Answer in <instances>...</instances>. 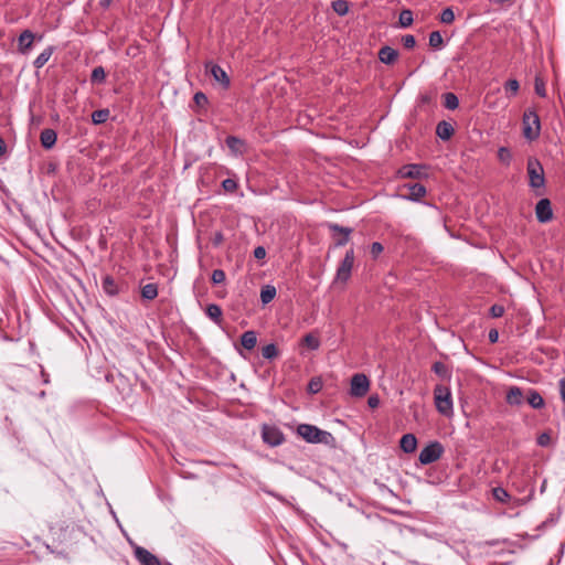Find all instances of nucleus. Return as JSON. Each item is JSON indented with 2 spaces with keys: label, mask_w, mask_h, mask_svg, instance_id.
Here are the masks:
<instances>
[{
  "label": "nucleus",
  "mask_w": 565,
  "mask_h": 565,
  "mask_svg": "<svg viewBox=\"0 0 565 565\" xmlns=\"http://www.w3.org/2000/svg\"><path fill=\"white\" fill-rule=\"evenodd\" d=\"M297 434L309 444H323L330 447L335 446V438L327 430L310 424L297 426Z\"/></svg>",
  "instance_id": "nucleus-1"
},
{
  "label": "nucleus",
  "mask_w": 565,
  "mask_h": 565,
  "mask_svg": "<svg viewBox=\"0 0 565 565\" xmlns=\"http://www.w3.org/2000/svg\"><path fill=\"white\" fill-rule=\"evenodd\" d=\"M529 175V185L535 190L536 195H542L545 189L544 169L541 162L535 158H530L526 164Z\"/></svg>",
  "instance_id": "nucleus-2"
},
{
  "label": "nucleus",
  "mask_w": 565,
  "mask_h": 565,
  "mask_svg": "<svg viewBox=\"0 0 565 565\" xmlns=\"http://www.w3.org/2000/svg\"><path fill=\"white\" fill-rule=\"evenodd\" d=\"M434 399L437 411L444 416L452 415V398L450 390L444 385H436L434 388Z\"/></svg>",
  "instance_id": "nucleus-3"
},
{
  "label": "nucleus",
  "mask_w": 565,
  "mask_h": 565,
  "mask_svg": "<svg viewBox=\"0 0 565 565\" xmlns=\"http://www.w3.org/2000/svg\"><path fill=\"white\" fill-rule=\"evenodd\" d=\"M541 122L535 110L526 109L523 114V136L530 140H536L540 137Z\"/></svg>",
  "instance_id": "nucleus-4"
},
{
  "label": "nucleus",
  "mask_w": 565,
  "mask_h": 565,
  "mask_svg": "<svg viewBox=\"0 0 565 565\" xmlns=\"http://www.w3.org/2000/svg\"><path fill=\"white\" fill-rule=\"evenodd\" d=\"M260 433L264 444L269 447H278L285 443V435L276 425L263 424Z\"/></svg>",
  "instance_id": "nucleus-5"
},
{
  "label": "nucleus",
  "mask_w": 565,
  "mask_h": 565,
  "mask_svg": "<svg viewBox=\"0 0 565 565\" xmlns=\"http://www.w3.org/2000/svg\"><path fill=\"white\" fill-rule=\"evenodd\" d=\"M354 259H355L354 250H353V248H350L349 250H347L344 258L340 262V264L337 268L334 282H338V281L343 282V284L348 282V280L350 279L351 274H352Z\"/></svg>",
  "instance_id": "nucleus-6"
},
{
  "label": "nucleus",
  "mask_w": 565,
  "mask_h": 565,
  "mask_svg": "<svg viewBox=\"0 0 565 565\" xmlns=\"http://www.w3.org/2000/svg\"><path fill=\"white\" fill-rule=\"evenodd\" d=\"M444 454V447L439 441H431L422 449L418 460L422 465L426 466L440 459Z\"/></svg>",
  "instance_id": "nucleus-7"
},
{
  "label": "nucleus",
  "mask_w": 565,
  "mask_h": 565,
  "mask_svg": "<svg viewBox=\"0 0 565 565\" xmlns=\"http://www.w3.org/2000/svg\"><path fill=\"white\" fill-rule=\"evenodd\" d=\"M327 227L332 233L334 247L347 245L350 241L351 234L353 233L352 227L342 226L337 223H327Z\"/></svg>",
  "instance_id": "nucleus-8"
},
{
  "label": "nucleus",
  "mask_w": 565,
  "mask_h": 565,
  "mask_svg": "<svg viewBox=\"0 0 565 565\" xmlns=\"http://www.w3.org/2000/svg\"><path fill=\"white\" fill-rule=\"evenodd\" d=\"M370 390V381L363 373H356L351 379L350 394L354 397H363Z\"/></svg>",
  "instance_id": "nucleus-9"
},
{
  "label": "nucleus",
  "mask_w": 565,
  "mask_h": 565,
  "mask_svg": "<svg viewBox=\"0 0 565 565\" xmlns=\"http://www.w3.org/2000/svg\"><path fill=\"white\" fill-rule=\"evenodd\" d=\"M134 555L140 565H172L168 562L162 563L159 557L139 545L134 547Z\"/></svg>",
  "instance_id": "nucleus-10"
},
{
  "label": "nucleus",
  "mask_w": 565,
  "mask_h": 565,
  "mask_svg": "<svg viewBox=\"0 0 565 565\" xmlns=\"http://www.w3.org/2000/svg\"><path fill=\"white\" fill-rule=\"evenodd\" d=\"M426 169L423 164H405L397 170V175L402 179H422L423 177H427L424 172Z\"/></svg>",
  "instance_id": "nucleus-11"
},
{
  "label": "nucleus",
  "mask_w": 565,
  "mask_h": 565,
  "mask_svg": "<svg viewBox=\"0 0 565 565\" xmlns=\"http://www.w3.org/2000/svg\"><path fill=\"white\" fill-rule=\"evenodd\" d=\"M536 220L540 223H547L553 220L552 203L548 199H541L535 205Z\"/></svg>",
  "instance_id": "nucleus-12"
},
{
  "label": "nucleus",
  "mask_w": 565,
  "mask_h": 565,
  "mask_svg": "<svg viewBox=\"0 0 565 565\" xmlns=\"http://www.w3.org/2000/svg\"><path fill=\"white\" fill-rule=\"evenodd\" d=\"M205 68L210 70L211 75L214 81L220 83L224 89H228L231 86V81L226 72L217 64L212 62L205 64Z\"/></svg>",
  "instance_id": "nucleus-13"
},
{
  "label": "nucleus",
  "mask_w": 565,
  "mask_h": 565,
  "mask_svg": "<svg viewBox=\"0 0 565 565\" xmlns=\"http://www.w3.org/2000/svg\"><path fill=\"white\" fill-rule=\"evenodd\" d=\"M402 189L407 190V193L403 194V198L414 202L420 201L427 193L425 185L418 182L406 183Z\"/></svg>",
  "instance_id": "nucleus-14"
},
{
  "label": "nucleus",
  "mask_w": 565,
  "mask_h": 565,
  "mask_svg": "<svg viewBox=\"0 0 565 565\" xmlns=\"http://www.w3.org/2000/svg\"><path fill=\"white\" fill-rule=\"evenodd\" d=\"M34 40L35 34L31 30L22 31L18 38V52L23 55L28 54L33 47Z\"/></svg>",
  "instance_id": "nucleus-15"
},
{
  "label": "nucleus",
  "mask_w": 565,
  "mask_h": 565,
  "mask_svg": "<svg viewBox=\"0 0 565 565\" xmlns=\"http://www.w3.org/2000/svg\"><path fill=\"white\" fill-rule=\"evenodd\" d=\"M523 391L519 386H510L507 395H505V402L510 406H520L523 403Z\"/></svg>",
  "instance_id": "nucleus-16"
},
{
  "label": "nucleus",
  "mask_w": 565,
  "mask_h": 565,
  "mask_svg": "<svg viewBox=\"0 0 565 565\" xmlns=\"http://www.w3.org/2000/svg\"><path fill=\"white\" fill-rule=\"evenodd\" d=\"M57 140V134L54 129L45 128L41 131L40 141L44 149H52Z\"/></svg>",
  "instance_id": "nucleus-17"
},
{
  "label": "nucleus",
  "mask_w": 565,
  "mask_h": 565,
  "mask_svg": "<svg viewBox=\"0 0 565 565\" xmlns=\"http://www.w3.org/2000/svg\"><path fill=\"white\" fill-rule=\"evenodd\" d=\"M527 404L534 409H542L545 406V401L542 395L534 388H529L525 393Z\"/></svg>",
  "instance_id": "nucleus-18"
},
{
  "label": "nucleus",
  "mask_w": 565,
  "mask_h": 565,
  "mask_svg": "<svg viewBox=\"0 0 565 565\" xmlns=\"http://www.w3.org/2000/svg\"><path fill=\"white\" fill-rule=\"evenodd\" d=\"M379 60L383 63V64H386V65H391L393 64L397 57H398V52L388 46V45H385L383 47L380 49L379 51Z\"/></svg>",
  "instance_id": "nucleus-19"
},
{
  "label": "nucleus",
  "mask_w": 565,
  "mask_h": 565,
  "mask_svg": "<svg viewBox=\"0 0 565 565\" xmlns=\"http://www.w3.org/2000/svg\"><path fill=\"white\" fill-rule=\"evenodd\" d=\"M225 143L234 154H243L245 152L246 143L243 139L235 136H227Z\"/></svg>",
  "instance_id": "nucleus-20"
},
{
  "label": "nucleus",
  "mask_w": 565,
  "mask_h": 565,
  "mask_svg": "<svg viewBox=\"0 0 565 565\" xmlns=\"http://www.w3.org/2000/svg\"><path fill=\"white\" fill-rule=\"evenodd\" d=\"M401 449L406 454H412L416 450L417 439L414 434H405L399 440Z\"/></svg>",
  "instance_id": "nucleus-21"
},
{
  "label": "nucleus",
  "mask_w": 565,
  "mask_h": 565,
  "mask_svg": "<svg viewBox=\"0 0 565 565\" xmlns=\"http://www.w3.org/2000/svg\"><path fill=\"white\" fill-rule=\"evenodd\" d=\"M455 134V129L452 127L451 124L443 120V121H439L437 124V127H436V135L441 139V140H449L452 135Z\"/></svg>",
  "instance_id": "nucleus-22"
},
{
  "label": "nucleus",
  "mask_w": 565,
  "mask_h": 565,
  "mask_svg": "<svg viewBox=\"0 0 565 565\" xmlns=\"http://www.w3.org/2000/svg\"><path fill=\"white\" fill-rule=\"evenodd\" d=\"M206 316L213 320L217 326H221L223 322V311L222 308L216 303H210L205 308Z\"/></svg>",
  "instance_id": "nucleus-23"
},
{
  "label": "nucleus",
  "mask_w": 565,
  "mask_h": 565,
  "mask_svg": "<svg viewBox=\"0 0 565 565\" xmlns=\"http://www.w3.org/2000/svg\"><path fill=\"white\" fill-rule=\"evenodd\" d=\"M257 344V333L253 330H248V331H245L242 335H241V345L245 349V350H253Z\"/></svg>",
  "instance_id": "nucleus-24"
},
{
  "label": "nucleus",
  "mask_w": 565,
  "mask_h": 565,
  "mask_svg": "<svg viewBox=\"0 0 565 565\" xmlns=\"http://www.w3.org/2000/svg\"><path fill=\"white\" fill-rule=\"evenodd\" d=\"M55 47L54 46H47L43 52H41L38 57L34 60L33 65L35 68H42L51 58L52 54L54 53Z\"/></svg>",
  "instance_id": "nucleus-25"
},
{
  "label": "nucleus",
  "mask_w": 565,
  "mask_h": 565,
  "mask_svg": "<svg viewBox=\"0 0 565 565\" xmlns=\"http://www.w3.org/2000/svg\"><path fill=\"white\" fill-rule=\"evenodd\" d=\"M103 289L108 296H117L119 294L118 285L116 284L115 279L107 275L103 279Z\"/></svg>",
  "instance_id": "nucleus-26"
},
{
  "label": "nucleus",
  "mask_w": 565,
  "mask_h": 565,
  "mask_svg": "<svg viewBox=\"0 0 565 565\" xmlns=\"http://www.w3.org/2000/svg\"><path fill=\"white\" fill-rule=\"evenodd\" d=\"M276 288L273 285H265L260 290V301L265 306L276 297Z\"/></svg>",
  "instance_id": "nucleus-27"
},
{
  "label": "nucleus",
  "mask_w": 565,
  "mask_h": 565,
  "mask_svg": "<svg viewBox=\"0 0 565 565\" xmlns=\"http://www.w3.org/2000/svg\"><path fill=\"white\" fill-rule=\"evenodd\" d=\"M431 371L441 379H450L451 376L449 367L440 361L434 362Z\"/></svg>",
  "instance_id": "nucleus-28"
},
{
  "label": "nucleus",
  "mask_w": 565,
  "mask_h": 565,
  "mask_svg": "<svg viewBox=\"0 0 565 565\" xmlns=\"http://www.w3.org/2000/svg\"><path fill=\"white\" fill-rule=\"evenodd\" d=\"M141 296L143 299L153 300L158 296V285L157 284H147L141 288Z\"/></svg>",
  "instance_id": "nucleus-29"
},
{
  "label": "nucleus",
  "mask_w": 565,
  "mask_h": 565,
  "mask_svg": "<svg viewBox=\"0 0 565 565\" xmlns=\"http://www.w3.org/2000/svg\"><path fill=\"white\" fill-rule=\"evenodd\" d=\"M413 11L409 9H404L401 11L398 17V24L401 28H408L413 24Z\"/></svg>",
  "instance_id": "nucleus-30"
},
{
  "label": "nucleus",
  "mask_w": 565,
  "mask_h": 565,
  "mask_svg": "<svg viewBox=\"0 0 565 565\" xmlns=\"http://www.w3.org/2000/svg\"><path fill=\"white\" fill-rule=\"evenodd\" d=\"M444 106L447 109L454 110L459 106V99L456 94L448 92L443 95Z\"/></svg>",
  "instance_id": "nucleus-31"
},
{
  "label": "nucleus",
  "mask_w": 565,
  "mask_h": 565,
  "mask_svg": "<svg viewBox=\"0 0 565 565\" xmlns=\"http://www.w3.org/2000/svg\"><path fill=\"white\" fill-rule=\"evenodd\" d=\"M262 355L266 360H274L279 355V350L275 343H269L263 347Z\"/></svg>",
  "instance_id": "nucleus-32"
},
{
  "label": "nucleus",
  "mask_w": 565,
  "mask_h": 565,
  "mask_svg": "<svg viewBox=\"0 0 565 565\" xmlns=\"http://www.w3.org/2000/svg\"><path fill=\"white\" fill-rule=\"evenodd\" d=\"M109 109H98L93 111L92 114V121L95 125L104 124L109 118Z\"/></svg>",
  "instance_id": "nucleus-33"
},
{
  "label": "nucleus",
  "mask_w": 565,
  "mask_h": 565,
  "mask_svg": "<svg viewBox=\"0 0 565 565\" xmlns=\"http://www.w3.org/2000/svg\"><path fill=\"white\" fill-rule=\"evenodd\" d=\"M331 7L340 17H343L349 12V2L347 0H334L332 1Z\"/></svg>",
  "instance_id": "nucleus-34"
},
{
  "label": "nucleus",
  "mask_w": 565,
  "mask_h": 565,
  "mask_svg": "<svg viewBox=\"0 0 565 565\" xmlns=\"http://www.w3.org/2000/svg\"><path fill=\"white\" fill-rule=\"evenodd\" d=\"M492 494H493V498L498 502H501V503H508L510 501V498H511L509 492L504 488H502V487L493 488L492 489Z\"/></svg>",
  "instance_id": "nucleus-35"
},
{
  "label": "nucleus",
  "mask_w": 565,
  "mask_h": 565,
  "mask_svg": "<svg viewBox=\"0 0 565 565\" xmlns=\"http://www.w3.org/2000/svg\"><path fill=\"white\" fill-rule=\"evenodd\" d=\"M106 79V72L103 66H96L90 74L92 83H104Z\"/></svg>",
  "instance_id": "nucleus-36"
},
{
  "label": "nucleus",
  "mask_w": 565,
  "mask_h": 565,
  "mask_svg": "<svg viewBox=\"0 0 565 565\" xmlns=\"http://www.w3.org/2000/svg\"><path fill=\"white\" fill-rule=\"evenodd\" d=\"M322 386H323V383H322L321 377L316 376L309 381L307 391L310 394H317L322 390Z\"/></svg>",
  "instance_id": "nucleus-37"
},
{
  "label": "nucleus",
  "mask_w": 565,
  "mask_h": 565,
  "mask_svg": "<svg viewBox=\"0 0 565 565\" xmlns=\"http://www.w3.org/2000/svg\"><path fill=\"white\" fill-rule=\"evenodd\" d=\"M444 44L443 36L439 31H433L429 34V46H431L435 50L441 49Z\"/></svg>",
  "instance_id": "nucleus-38"
},
{
  "label": "nucleus",
  "mask_w": 565,
  "mask_h": 565,
  "mask_svg": "<svg viewBox=\"0 0 565 565\" xmlns=\"http://www.w3.org/2000/svg\"><path fill=\"white\" fill-rule=\"evenodd\" d=\"M302 343L310 350H317L320 347V340L311 333L303 337Z\"/></svg>",
  "instance_id": "nucleus-39"
},
{
  "label": "nucleus",
  "mask_w": 565,
  "mask_h": 565,
  "mask_svg": "<svg viewBox=\"0 0 565 565\" xmlns=\"http://www.w3.org/2000/svg\"><path fill=\"white\" fill-rule=\"evenodd\" d=\"M498 159L505 166H509L512 160L511 151L507 147H500L498 150Z\"/></svg>",
  "instance_id": "nucleus-40"
},
{
  "label": "nucleus",
  "mask_w": 565,
  "mask_h": 565,
  "mask_svg": "<svg viewBox=\"0 0 565 565\" xmlns=\"http://www.w3.org/2000/svg\"><path fill=\"white\" fill-rule=\"evenodd\" d=\"M455 20V13L450 7L443 10L440 13V22L445 24H450Z\"/></svg>",
  "instance_id": "nucleus-41"
},
{
  "label": "nucleus",
  "mask_w": 565,
  "mask_h": 565,
  "mask_svg": "<svg viewBox=\"0 0 565 565\" xmlns=\"http://www.w3.org/2000/svg\"><path fill=\"white\" fill-rule=\"evenodd\" d=\"M534 89H535V93L540 96V97H546V88H545V83L544 81L536 76L535 77V81H534Z\"/></svg>",
  "instance_id": "nucleus-42"
},
{
  "label": "nucleus",
  "mask_w": 565,
  "mask_h": 565,
  "mask_svg": "<svg viewBox=\"0 0 565 565\" xmlns=\"http://www.w3.org/2000/svg\"><path fill=\"white\" fill-rule=\"evenodd\" d=\"M226 279L225 271L223 269H214L212 271L211 280L214 285L224 282Z\"/></svg>",
  "instance_id": "nucleus-43"
},
{
  "label": "nucleus",
  "mask_w": 565,
  "mask_h": 565,
  "mask_svg": "<svg viewBox=\"0 0 565 565\" xmlns=\"http://www.w3.org/2000/svg\"><path fill=\"white\" fill-rule=\"evenodd\" d=\"M504 88L507 92H510L512 96H514L520 89V84L516 79L512 78L505 82Z\"/></svg>",
  "instance_id": "nucleus-44"
},
{
  "label": "nucleus",
  "mask_w": 565,
  "mask_h": 565,
  "mask_svg": "<svg viewBox=\"0 0 565 565\" xmlns=\"http://www.w3.org/2000/svg\"><path fill=\"white\" fill-rule=\"evenodd\" d=\"M237 182L234 180V179H225L223 182H222V188L224 189L225 192H228V193H233L237 190Z\"/></svg>",
  "instance_id": "nucleus-45"
},
{
  "label": "nucleus",
  "mask_w": 565,
  "mask_h": 565,
  "mask_svg": "<svg viewBox=\"0 0 565 565\" xmlns=\"http://www.w3.org/2000/svg\"><path fill=\"white\" fill-rule=\"evenodd\" d=\"M193 100L199 107H205L209 104L206 95L202 92H196L193 96Z\"/></svg>",
  "instance_id": "nucleus-46"
},
{
  "label": "nucleus",
  "mask_w": 565,
  "mask_h": 565,
  "mask_svg": "<svg viewBox=\"0 0 565 565\" xmlns=\"http://www.w3.org/2000/svg\"><path fill=\"white\" fill-rule=\"evenodd\" d=\"M384 250V246L380 242L372 243L370 253L373 259H376Z\"/></svg>",
  "instance_id": "nucleus-47"
},
{
  "label": "nucleus",
  "mask_w": 565,
  "mask_h": 565,
  "mask_svg": "<svg viewBox=\"0 0 565 565\" xmlns=\"http://www.w3.org/2000/svg\"><path fill=\"white\" fill-rule=\"evenodd\" d=\"M489 313L492 318H500L504 315V307L502 305H492L490 307Z\"/></svg>",
  "instance_id": "nucleus-48"
},
{
  "label": "nucleus",
  "mask_w": 565,
  "mask_h": 565,
  "mask_svg": "<svg viewBox=\"0 0 565 565\" xmlns=\"http://www.w3.org/2000/svg\"><path fill=\"white\" fill-rule=\"evenodd\" d=\"M402 43L404 45L405 49L407 50H412L415 47L416 45V40H415V36L412 35V34H406L402 38Z\"/></svg>",
  "instance_id": "nucleus-49"
},
{
  "label": "nucleus",
  "mask_w": 565,
  "mask_h": 565,
  "mask_svg": "<svg viewBox=\"0 0 565 565\" xmlns=\"http://www.w3.org/2000/svg\"><path fill=\"white\" fill-rule=\"evenodd\" d=\"M224 235L221 231H216L213 236L211 237V242L213 244L214 247H218L223 244L224 242Z\"/></svg>",
  "instance_id": "nucleus-50"
},
{
  "label": "nucleus",
  "mask_w": 565,
  "mask_h": 565,
  "mask_svg": "<svg viewBox=\"0 0 565 565\" xmlns=\"http://www.w3.org/2000/svg\"><path fill=\"white\" fill-rule=\"evenodd\" d=\"M537 445L541 446V447H547L550 444H551V436L548 433H542L539 437H537Z\"/></svg>",
  "instance_id": "nucleus-51"
},
{
  "label": "nucleus",
  "mask_w": 565,
  "mask_h": 565,
  "mask_svg": "<svg viewBox=\"0 0 565 565\" xmlns=\"http://www.w3.org/2000/svg\"><path fill=\"white\" fill-rule=\"evenodd\" d=\"M367 405H369L371 408H376V407H379V405H380V397H379V395H371V396L367 398Z\"/></svg>",
  "instance_id": "nucleus-52"
},
{
  "label": "nucleus",
  "mask_w": 565,
  "mask_h": 565,
  "mask_svg": "<svg viewBox=\"0 0 565 565\" xmlns=\"http://www.w3.org/2000/svg\"><path fill=\"white\" fill-rule=\"evenodd\" d=\"M266 256V249L263 246H257L254 249V257L257 259H263Z\"/></svg>",
  "instance_id": "nucleus-53"
},
{
  "label": "nucleus",
  "mask_w": 565,
  "mask_h": 565,
  "mask_svg": "<svg viewBox=\"0 0 565 565\" xmlns=\"http://www.w3.org/2000/svg\"><path fill=\"white\" fill-rule=\"evenodd\" d=\"M114 0H98V8L102 11H106L110 8Z\"/></svg>",
  "instance_id": "nucleus-54"
},
{
  "label": "nucleus",
  "mask_w": 565,
  "mask_h": 565,
  "mask_svg": "<svg viewBox=\"0 0 565 565\" xmlns=\"http://www.w3.org/2000/svg\"><path fill=\"white\" fill-rule=\"evenodd\" d=\"M490 343H495L499 340V332L497 329H491L488 334Z\"/></svg>",
  "instance_id": "nucleus-55"
},
{
  "label": "nucleus",
  "mask_w": 565,
  "mask_h": 565,
  "mask_svg": "<svg viewBox=\"0 0 565 565\" xmlns=\"http://www.w3.org/2000/svg\"><path fill=\"white\" fill-rule=\"evenodd\" d=\"M559 395L565 405V377L559 380Z\"/></svg>",
  "instance_id": "nucleus-56"
},
{
  "label": "nucleus",
  "mask_w": 565,
  "mask_h": 565,
  "mask_svg": "<svg viewBox=\"0 0 565 565\" xmlns=\"http://www.w3.org/2000/svg\"><path fill=\"white\" fill-rule=\"evenodd\" d=\"M7 152V145L3 138L0 137V157Z\"/></svg>",
  "instance_id": "nucleus-57"
},
{
  "label": "nucleus",
  "mask_w": 565,
  "mask_h": 565,
  "mask_svg": "<svg viewBox=\"0 0 565 565\" xmlns=\"http://www.w3.org/2000/svg\"><path fill=\"white\" fill-rule=\"evenodd\" d=\"M544 489H545V481L543 482L541 490L543 491Z\"/></svg>",
  "instance_id": "nucleus-58"
}]
</instances>
